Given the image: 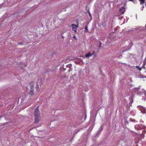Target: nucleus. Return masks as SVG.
<instances>
[{"instance_id": "nucleus-11", "label": "nucleus", "mask_w": 146, "mask_h": 146, "mask_svg": "<svg viewBox=\"0 0 146 146\" xmlns=\"http://www.w3.org/2000/svg\"><path fill=\"white\" fill-rule=\"evenodd\" d=\"M136 67L139 70H141V68L139 67V66H136Z\"/></svg>"}, {"instance_id": "nucleus-13", "label": "nucleus", "mask_w": 146, "mask_h": 146, "mask_svg": "<svg viewBox=\"0 0 146 146\" xmlns=\"http://www.w3.org/2000/svg\"><path fill=\"white\" fill-rule=\"evenodd\" d=\"M144 136V134L143 133H142V134L141 135V137H142L143 138Z\"/></svg>"}, {"instance_id": "nucleus-2", "label": "nucleus", "mask_w": 146, "mask_h": 146, "mask_svg": "<svg viewBox=\"0 0 146 146\" xmlns=\"http://www.w3.org/2000/svg\"><path fill=\"white\" fill-rule=\"evenodd\" d=\"M38 108V106L35 110L34 112L35 117L40 116V112Z\"/></svg>"}, {"instance_id": "nucleus-7", "label": "nucleus", "mask_w": 146, "mask_h": 146, "mask_svg": "<svg viewBox=\"0 0 146 146\" xmlns=\"http://www.w3.org/2000/svg\"><path fill=\"white\" fill-rule=\"evenodd\" d=\"M87 12L89 14V17H90V18H91V20L92 19V16H91V14L90 13V12H89V10H88V11H87Z\"/></svg>"}, {"instance_id": "nucleus-22", "label": "nucleus", "mask_w": 146, "mask_h": 146, "mask_svg": "<svg viewBox=\"0 0 146 146\" xmlns=\"http://www.w3.org/2000/svg\"><path fill=\"white\" fill-rule=\"evenodd\" d=\"M145 59H146V58H145Z\"/></svg>"}, {"instance_id": "nucleus-10", "label": "nucleus", "mask_w": 146, "mask_h": 146, "mask_svg": "<svg viewBox=\"0 0 146 146\" xmlns=\"http://www.w3.org/2000/svg\"><path fill=\"white\" fill-rule=\"evenodd\" d=\"M129 100H130V102L131 104L133 102V100L132 98L131 97L130 98H129Z\"/></svg>"}, {"instance_id": "nucleus-4", "label": "nucleus", "mask_w": 146, "mask_h": 146, "mask_svg": "<svg viewBox=\"0 0 146 146\" xmlns=\"http://www.w3.org/2000/svg\"><path fill=\"white\" fill-rule=\"evenodd\" d=\"M125 11V9L124 7H122L119 10V12L120 13L119 15L123 14Z\"/></svg>"}, {"instance_id": "nucleus-3", "label": "nucleus", "mask_w": 146, "mask_h": 146, "mask_svg": "<svg viewBox=\"0 0 146 146\" xmlns=\"http://www.w3.org/2000/svg\"><path fill=\"white\" fill-rule=\"evenodd\" d=\"M72 27V30L75 31V32H76V29L77 27H78V25H76L74 24H72L71 25Z\"/></svg>"}, {"instance_id": "nucleus-6", "label": "nucleus", "mask_w": 146, "mask_h": 146, "mask_svg": "<svg viewBox=\"0 0 146 146\" xmlns=\"http://www.w3.org/2000/svg\"><path fill=\"white\" fill-rule=\"evenodd\" d=\"M92 54L90 52H89L87 53L85 55V56L86 57L89 58L91 56Z\"/></svg>"}, {"instance_id": "nucleus-14", "label": "nucleus", "mask_w": 146, "mask_h": 146, "mask_svg": "<svg viewBox=\"0 0 146 146\" xmlns=\"http://www.w3.org/2000/svg\"><path fill=\"white\" fill-rule=\"evenodd\" d=\"M18 44L22 45V44H23V42H20L18 43Z\"/></svg>"}, {"instance_id": "nucleus-18", "label": "nucleus", "mask_w": 146, "mask_h": 146, "mask_svg": "<svg viewBox=\"0 0 146 146\" xmlns=\"http://www.w3.org/2000/svg\"><path fill=\"white\" fill-rule=\"evenodd\" d=\"M126 123L128 124L129 123V122L127 121H126Z\"/></svg>"}, {"instance_id": "nucleus-20", "label": "nucleus", "mask_w": 146, "mask_h": 146, "mask_svg": "<svg viewBox=\"0 0 146 146\" xmlns=\"http://www.w3.org/2000/svg\"><path fill=\"white\" fill-rule=\"evenodd\" d=\"M143 132H144L145 133L146 132V131H143Z\"/></svg>"}, {"instance_id": "nucleus-9", "label": "nucleus", "mask_w": 146, "mask_h": 146, "mask_svg": "<svg viewBox=\"0 0 146 146\" xmlns=\"http://www.w3.org/2000/svg\"><path fill=\"white\" fill-rule=\"evenodd\" d=\"M129 120L131 121H133L134 122L135 121V119H133L132 118H130Z\"/></svg>"}, {"instance_id": "nucleus-15", "label": "nucleus", "mask_w": 146, "mask_h": 146, "mask_svg": "<svg viewBox=\"0 0 146 146\" xmlns=\"http://www.w3.org/2000/svg\"><path fill=\"white\" fill-rule=\"evenodd\" d=\"M102 127H100L99 130L100 131H102Z\"/></svg>"}, {"instance_id": "nucleus-12", "label": "nucleus", "mask_w": 146, "mask_h": 146, "mask_svg": "<svg viewBox=\"0 0 146 146\" xmlns=\"http://www.w3.org/2000/svg\"><path fill=\"white\" fill-rule=\"evenodd\" d=\"M98 42H99V48H100L101 46V44L102 43L100 41H98Z\"/></svg>"}, {"instance_id": "nucleus-1", "label": "nucleus", "mask_w": 146, "mask_h": 146, "mask_svg": "<svg viewBox=\"0 0 146 146\" xmlns=\"http://www.w3.org/2000/svg\"><path fill=\"white\" fill-rule=\"evenodd\" d=\"M29 84L30 86L29 91L32 94H33L34 85H36V86L37 87H38L39 86L38 85L37 83H36V82H31Z\"/></svg>"}, {"instance_id": "nucleus-21", "label": "nucleus", "mask_w": 146, "mask_h": 146, "mask_svg": "<svg viewBox=\"0 0 146 146\" xmlns=\"http://www.w3.org/2000/svg\"><path fill=\"white\" fill-rule=\"evenodd\" d=\"M145 28H146V26H145Z\"/></svg>"}, {"instance_id": "nucleus-8", "label": "nucleus", "mask_w": 146, "mask_h": 146, "mask_svg": "<svg viewBox=\"0 0 146 146\" xmlns=\"http://www.w3.org/2000/svg\"><path fill=\"white\" fill-rule=\"evenodd\" d=\"M88 27L87 26H86L85 28V32L86 33H87L88 32Z\"/></svg>"}, {"instance_id": "nucleus-5", "label": "nucleus", "mask_w": 146, "mask_h": 146, "mask_svg": "<svg viewBox=\"0 0 146 146\" xmlns=\"http://www.w3.org/2000/svg\"><path fill=\"white\" fill-rule=\"evenodd\" d=\"M35 122L38 123L39 120L40 116H35Z\"/></svg>"}, {"instance_id": "nucleus-19", "label": "nucleus", "mask_w": 146, "mask_h": 146, "mask_svg": "<svg viewBox=\"0 0 146 146\" xmlns=\"http://www.w3.org/2000/svg\"><path fill=\"white\" fill-rule=\"evenodd\" d=\"M133 0H129V1H132V2H133Z\"/></svg>"}, {"instance_id": "nucleus-16", "label": "nucleus", "mask_w": 146, "mask_h": 146, "mask_svg": "<svg viewBox=\"0 0 146 146\" xmlns=\"http://www.w3.org/2000/svg\"><path fill=\"white\" fill-rule=\"evenodd\" d=\"M144 111H145V109L143 110V111H141L142 113H145V112Z\"/></svg>"}, {"instance_id": "nucleus-17", "label": "nucleus", "mask_w": 146, "mask_h": 146, "mask_svg": "<svg viewBox=\"0 0 146 146\" xmlns=\"http://www.w3.org/2000/svg\"><path fill=\"white\" fill-rule=\"evenodd\" d=\"M73 38L76 39V36H74L73 37Z\"/></svg>"}]
</instances>
